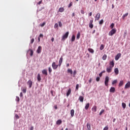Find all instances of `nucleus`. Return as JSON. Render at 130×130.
<instances>
[{
	"label": "nucleus",
	"instance_id": "obj_1",
	"mask_svg": "<svg viewBox=\"0 0 130 130\" xmlns=\"http://www.w3.org/2000/svg\"><path fill=\"white\" fill-rule=\"evenodd\" d=\"M116 33V29L113 28L109 32V36H112L113 35L115 34Z\"/></svg>",
	"mask_w": 130,
	"mask_h": 130
},
{
	"label": "nucleus",
	"instance_id": "obj_2",
	"mask_svg": "<svg viewBox=\"0 0 130 130\" xmlns=\"http://www.w3.org/2000/svg\"><path fill=\"white\" fill-rule=\"evenodd\" d=\"M69 31H67L64 35L62 37V40H66L68 37H69Z\"/></svg>",
	"mask_w": 130,
	"mask_h": 130
},
{
	"label": "nucleus",
	"instance_id": "obj_3",
	"mask_svg": "<svg viewBox=\"0 0 130 130\" xmlns=\"http://www.w3.org/2000/svg\"><path fill=\"white\" fill-rule=\"evenodd\" d=\"M58 67H59V66L56 64L55 63V62H53L52 64V67L54 70H56L58 68Z\"/></svg>",
	"mask_w": 130,
	"mask_h": 130
},
{
	"label": "nucleus",
	"instance_id": "obj_4",
	"mask_svg": "<svg viewBox=\"0 0 130 130\" xmlns=\"http://www.w3.org/2000/svg\"><path fill=\"white\" fill-rule=\"evenodd\" d=\"M109 82V77L106 76L105 80V86H108V82Z\"/></svg>",
	"mask_w": 130,
	"mask_h": 130
},
{
	"label": "nucleus",
	"instance_id": "obj_5",
	"mask_svg": "<svg viewBox=\"0 0 130 130\" xmlns=\"http://www.w3.org/2000/svg\"><path fill=\"white\" fill-rule=\"evenodd\" d=\"M100 17H101V14L99 13H98L96 16H95V21H98L99 20V19H100Z\"/></svg>",
	"mask_w": 130,
	"mask_h": 130
},
{
	"label": "nucleus",
	"instance_id": "obj_6",
	"mask_svg": "<svg viewBox=\"0 0 130 130\" xmlns=\"http://www.w3.org/2000/svg\"><path fill=\"white\" fill-rule=\"evenodd\" d=\"M120 56H121V54L120 53H118L115 56V60H118V59H119V58H120Z\"/></svg>",
	"mask_w": 130,
	"mask_h": 130
},
{
	"label": "nucleus",
	"instance_id": "obj_7",
	"mask_svg": "<svg viewBox=\"0 0 130 130\" xmlns=\"http://www.w3.org/2000/svg\"><path fill=\"white\" fill-rule=\"evenodd\" d=\"M106 71L107 73H111L112 72V67H107L106 69Z\"/></svg>",
	"mask_w": 130,
	"mask_h": 130
},
{
	"label": "nucleus",
	"instance_id": "obj_8",
	"mask_svg": "<svg viewBox=\"0 0 130 130\" xmlns=\"http://www.w3.org/2000/svg\"><path fill=\"white\" fill-rule=\"evenodd\" d=\"M27 85H29V88H31L32 87V81L28 80V82H27Z\"/></svg>",
	"mask_w": 130,
	"mask_h": 130
},
{
	"label": "nucleus",
	"instance_id": "obj_9",
	"mask_svg": "<svg viewBox=\"0 0 130 130\" xmlns=\"http://www.w3.org/2000/svg\"><path fill=\"white\" fill-rule=\"evenodd\" d=\"M63 59V58H62V56H61L60 59H59V67H60V66H61V63H62V60Z\"/></svg>",
	"mask_w": 130,
	"mask_h": 130
},
{
	"label": "nucleus",
	"instance_id": "obj_10",
	"mask_svg": "<svg viewBox=\"0 0 130 130\" xmlns=\"http://www.w3.org/2000/svg\"><path fill=\"white\" fill-rule=\"evenodd\" d=\"M125 89H128V88H130V82L128 81L125 85Z\"/></svg>",
	"mask_w": 130,
	"mask_h": 130
},
{
	"label": "nucleus",
	"instance_id": "obj_11",
	"mask_svg": "<svg viewBox=\"0 0 130 130\" xmlns=\"http://www.w3.org/2000/svg\"><path fill=\"white\" fill-rule=\"evenodd\" d=\"M109 64H110V66H109L110 67L113 68V67H114V61L112 60L110 61L109 63Z\"/></svg>",
	"mask_w": 130,
	"mask_h": 130
},
{
	"label": "nucleus",
	"instance_id": "obj_12",
	"mask_svg": "<svg viewBox=\"0 0 130 130\" xmlns=\"http://www.w3.org/2000/svg\"><path fill=\"white\" fill-rule=\"evenodd\" d=\"M37 53H41V46H39L37 50Z\"/></svg>",
	"mask_w": 130,
	"mask_h": 130
},
{
	"label": "nucleus",
	"instance_id": "obj_13",
	"mask_svg": "<svg viewBox=\"0 0 130 130\" xmlns=\"http://www.w3.org/2000/svg\"><path fill=\"white\" fill-rule=\"evenodd\" d=\"M37 79H38V82H41V76L40 73H39L38 74Z\"/></svg>",
	"mask_w": 130,
	"mask_h": 130
},
{
	"label": "nucleus",
	"instance_id": "obj_14",
	"mask_svg": "<svg viewBox=\"0 0 130 130\" xmlns=\"http://www.w3.org/2000/svg\"><path fill=\"white\" fill-rule=\"evenodd\" d=\"M114 73L115 74V75H118V74H119V71L118 70V68H115L114 69Z\"/></svg>",
	"mask_w": 130,
	"mask_h": 130
},
{
	"label": "nucleus",
	"instance_id": "obj_15",
	"mask_svg": "<svg viewBox=\"0 0 130 130\" xmlns=\"http://www.w3.org/2000/svg\"><path fill=\"white\" fill-rule=\"evenodd\" d=\"M110 93H114V92H115V88L111 87V88L110 89Z\"/></svg>",
	"mask_w": 130,
	"mask_h": 130
},
{
	"label": "nucleus",
	"instance_id": "obj_16",
	"mask_svg": "<svg viewBox=\"0 0 130 130\" xmlns=\"http://www.w3.org/2000/svg\"><path fill=\"white\" fill-rule=\"evenodd\" d=\"M42 73L43 74V75H45V76H47V70H43L42 71Z\"/></svg>",
	"mask_w": 130,
	"mask_h": 130
},
{
	"label": "nucleus",
	"instance_id": "obj_17",
	"mask_svg": "<svg viewBox=\"0 0 130 130\" xmlns=\"http://www.w3.org/2000/svg\"><path fill=\"white\" fill-rule=\"evenodd\" d=\"M71 92H72V89H71V88H69L67 93V97H69V96H70V94H71Z\"/></svg>",
	"mask_w": 130,
	"mask_h": 130
},
{
	"label": "nucleus",
	"instance_id": "obj_18",
	"mask_svg": "<svg viewBox=\"0 0 130 130\" xmlns=\"http://www.w3.org/2000/svg\"><path fill=\"white\" fill-rule=\"evenodd\" d=\"M89 107H90V104L89 103H87L86 104L85 106V109L86 110H88Z\"/></svg>",
	"mask_w": 130,
	"mask_h": 130
},
{
	"label": "nucleus",
	"instance_id": "obj_19",
	"mask_svg": "<svg viewBox=\"0 0 130 130\" xmlns=\"http://www.w3.org/2000/svg\"><path fill=\"white\" fill-rule=\"evenodd\" d=\"M61 122H62V121H61V119H59L56 121V124H57L58 125H59L61 124Z\"/></svg>",
	"mask_w": 130,
	"mask_h": 130
},
{
	"label": "nucleus",
	"instance_id": "obj_20",
	"mask_svg": "<svg viewBox=\"0 0 130 130\" xmlns=\"http://www.w3.org/2000/svg\"><path fill=\"white\" fill-rule=\"evenodd\" d=\"M79 100L80 101V102H84V97L80 96L79 98Z\"/></svg>",
	"mask_w": 130,
	"mask_h": 130
},
{
	"label": "nucleus",
	"instance_id": "obj_21",
	"mask_svg": "<svg viewBox=\"0 0 130 130\" xmlns=\"http://www.w3.org/2000/svg\"><path fill=\"white\" fill-rule=\"evenodd\" d=\"M74 114H75V110H74V109L71 110V117H73Z\"/></svg>",
	"mask_w": 130,
	"mask_h": 130
},
{
	"label": "nucleus",
	"instance_id": "obj_22",
	"mask_svg": "<svg viewBox=\"0 0 130 130\" xmlns=\"http://www.w3.org/2000/svg\"><path fill=\"white\" fill-rule=\"evenodd\" d=\"M87 129L88 130H91V125L89 123H87L86 125Z\"/></svg>",
	"mask_w": 130,
	"mask_h": 130
},
{
	"label": "nucleus",
	"instance_id": "obj_23",
	"mask_svg": "<svg viewBox=\"0 0 130 130\" xmlns=\"http://www.w3.org/2000/svg\"><path fill=\"white\" fill-rule=\"evenodd\" d=\"M92 111H94V112H96L97 111V107L96 106H94L92 108Z\"/></svg>",
	"mask_w": 130,
	"mask_h": 130
},
{
	"label": "nucleus",
	"instance_id": "obj_24",
	"mask_svg": "<svg viewBox=\"0 0 130 130\" xmlns=\"http://www.w3.org/2000/svg\"><path fill=\"white\" fill-rule=\"evenodd\" d=\"M67 72L69 74H71V75H73V70L72 69H68Z\"/></svg>",
	"mask_w": 130,
	"mask_h": 130
},
{
	"label": "nucleus",
	"instance_id": "obj_25",
	"mask_svg": "<svg viewBox=\"0 0 130 130\" xmlns=\"http://www.w3.org/2000/svg\"><path fill=\"white\" fill-rule=\"evenodd\" d=\"M75 40H76V36H75V35H73L71 39L72 42H74Z\"/></svg>",
	"mask_w": 130,
	"mask_h": 130
},
{
	"label": "nucleus",
	"instance_id": "obj_26",
	"mask_svg": "<svg viewBox=\"0 0 130 130\" xmlns=\"http://www.w3.org/2000/svg\"><path fill=\"white\" fill-rule=\"evenodd\" d=\"M64 11V9L62 7H61L59 9V12H60V13H62V12Z\"/></svg>",
	"mask_w": 130,
	"mask_h": 130
},
{
	"label": "nucleus",
	"instance_id": "obj_27",
	"mask_svg": "<svg viewBox=\"0 0 130 130\" xmlns=\"http://www.w3.org/2000/svg\"><path fill=\"white\" fill-rule=\"evenodd\" d=\"M88 51L91 53H94V50H93V49L88 48Z\"/></svg>",
	"mask_w": 130,
	"mask_h": 130
},
{
	"label": "nucleus",
	"instance_id": "obj_28",
	"mask_svg": "<svg viewBox=\"0 0 130 130\" xmlns=\"http://www.w3.org/2000/svg\"><path fill=\"white\" fill-rule=\"evenodd\" d=\"M128 15V13H125L123 15L122 19L124 20V19H125V17H127Z\"/></svg>",
	"mask_w": 130,
	"mask_h": 130
},
{
	"label": "nucleus",
	"instance_id": "obj_29",
	"mask_svg": "<svg viewBox=\"0 0 130 130\" xmlns=\"http://www.w3.org/2000/svg\"><path fill=\"white\" fill-rule=\"evenodd\" d=\"M107 58V55L104 54L102 57V59L103 60H106V59Z\"/></svg>",
	"mask_w": 130,
	"mask_h": 130
},
{
	"label": "nucleus",
	"instance_id": "obj_30",
	"mask_svg": "<svg viewBox=\"0 0 130 130\" xmlns=\"http://www.w3.org/2000/svg\"><path fill=\"white\" fill-rule=\"evenodd\" d=\"M122 108H123V109H125V108L126 107V104H125V103H122Z\"/></svg>",
	"mask_w": 130,
	"mask_h": 130
},
{
	"label": "nucleus",
	"instance_id": "obj_31",
	"mask_svg": "<svg viewBox=\"0 0 130 130\" xmlns=\"http://www.w3.org/2000/svg\"><path fill=\"white\" fill-rule=\"evenodd\" d=\"M23 93H26V92H27V87H24L22 89V90Z\"/></svg>",
	"mask_w": 130,
	"mask_h": 130
},
{
	"label": "nucleus",
	"instance_id": "obj_32",
	"mask_svg": "<svg viewBox=\"0 0 130 130\" xmlns=\"http://www.w3.org/2000/svg\"><path fill=\"white\" fill-rule=\"evenodd\" d=\"M89 27L90 28V29H93V27H94V25H93V23H89Z\"/></svg>",
	"mask_w": 130,
	"mask_h": 130
},
{
	"label": "nucleus",
	"instance_id": "obj_33",
	"mask_svg": "<svg viewBox=\"0 0 130 130\" xmlns=\"http://www.w3.org/2000/svg\"><path fill=\"white\" fill-rule=\"evenodd\" d=\"M122 85H123V81L122 80L120 81V83L119 84V87H121Z\"/></svg>",
	"mask_w": 130,
	"mask_h": 130
},
{
	"label": "nucleus",
	"instance_id": "obj_34",
	"mask_svg": "<svg viewBox=\"0 0 130 130\" xmlns=\"http://www.w3.org/2000/svg\"><path fill=\"white\" fill-rule=\"evenodd\" d=\"M100 50H103L104 49V45L102 44L100 48Z\"/></svg>",
	"mask_w": 130,
	"mask_h": 130
},
{
	"label": "nucleus",
	"instance_id": "obj_35",
	"mask_svg": "<svg viewBox=\"0 0 130 130\" xmlns=\"http://www.w3.org/2000/svg\"><path fill=\"white\" fill-rule=\"evenodd\" d=\"M80 36H81V34L80 32H78L77 34V37H76L77 40L80 39Z\"/></svg>",
	"mask_w": 130,
	"mask_h": 130
},
{
	"label": "nucleus",
	"instance_id": "obj_36",
	"mask_svg": "<svg viewBox=\"0 0 130 130\" xmlns=\"http://www.w3.org/2000/svg\"><path fill=\"white\" fill-rule=\"evenodd\" d=\"M48 71H49V74H51L52 72V69H51V67L48 68Z\"/></svg>",
	"mask_w": 130,
	"mask_h": 130
},
{
	"label": "nucleus",
	"instance_id": "obj_37",
	"mask_svg": "<svg viewBox=\"0 0 130 130\" xmlns=\"http://www.w3.org/2000/svg\"><path fill=\"white\" fill-rule=\"evenodd\" d=\"M29 51H30V56H33V53H34L33 50L29 49Z\"/></svg>",
	"mask_w": 130,
	"mask_h": 130
},
{
	"label": "nucleus",
	"instance_id": "obj_38",
	"mask_svg": "<svg viewBox=\"0 0 130 130\" xmlns=\"http://www.w3.org/2000/svg\"><path fill=\"white\" fill-rule=\"evenodd\" d=\"M54 27L55 28V29H58V24L55 23Z\"/></svg>",
	"mask_w": 130,
	"mask_h": 130
},
{
	"label": "nucleus",
	"instance_id": "obj_39",
	"mask_svg": "<svg viewBox=\"0 0 130 130\" xmlns=\"http://www.w3.org/2000/svg\"><path fill=\"white\" fill-rule=\"evenodd\" d=\"M127 34V31L126 30H125L124 31V35H123L124 38H125L126 37Z\"/></svg>",
	"mask_w": 130,
	"mask_h": 130
},
{
	"label": "nucleus",
	"instance_id": "obj_40",
	"mask_svg": "<svg viewBox=\"0 0 130 130\" xmlns=\"http://www.w3.org/2000/svg\"><path fill=\"white\" fill-rule=\"evenodd\" d=\"M103 23H104V20H103V19H102V20L99 22L100 25H102V24H103Z\"/></svg>",
	"mask_w": 130,
	"mask_h": 130
},
{
	"label": "nucleus",
	"instance_id": "obj_41",
	"mask_svg": "<svg viewBox=\"0 0 130 130\" xmlns=\"http://www.w3.org/2000/svg\"><path fill=\"white\" fill-rule=\"evenodd\" d=\"M104 111H105V110L104 109L102 110L99 114L100 115H102V114H103V112H104Z\"/></svg>",
	"mask_w": 130,
	"mask_h": 130
},
{
	"label": "nucleus",
	"instance_id": "obj_42",
	"mask_svg": "<svg viewBox=\"0 0 130 130\" xmlns=\"http://www.w3.org/2000/svg\"><path fill=\"white\" fill-rule=\"evenodd\" d=\"M117 83V80H115L112 82V85H114V84H116Z\"/></svg>",
	"mask_w": 130,
	"mask_h": 130
},
{
	"label": "nucleus",
	"instance_id": "obj_43",
	"mask_svg": "<svg viewBox=\"0 0 130 130\" xmlns=\"http://www.w3.org/2000/svg\"><path fill=\"white\" fill-rule=\"evenodd\" d=\"M16 101H17V102H20V98H19V96H16Z\"/></svg>",
	"mask_w": 130,
	"mask_h": 130
},
{
	"label": "nucleus",
	"instance_id": "obj_44",
	"mask_svg": "<svg viewBox=\"0 0 130 130\" xmlns=\"http://www.w3.org/2000/svg\"><path fill=\"white\" fill-rule=\"evenodd\" d=\"M73 77H75V76H76V75H77V70H74L73 72Z\"/></svg>",
	"mask_w": 130,
	"mask_h": 130
},
{
	"label": "nucleus",
	"instance_id": "obj_45",
	"mask_svg": "<svg viewBox=\"0 0 130 130\" xmlns=\"http://www.w3.org/2000/svg\"><path fill=\"white\" fill-rule=\"evenodd\" d=\"M45 24H46V22H43L42 24H40V26H41L42 27H44V26H45Z\"/></svg>",
	"mask_w": 130,
	"mask_h": 130
},
{
	"label": "nucleus",
	"instance_id": "obj_46",
	"mask_svg": "<svg viewBox=\"0 0 130 130\" xmlns=\"http://www.w3.org/2000/svg\"><path fill=\"white\" fill-rule=\"evenodd\" d=\"M58 24L59 27H62V23L60 21L58 22Z\"/></svg>",
	"mask_w": 130,
	"mask_h": 130
},
{
	"label": "nucleus",
	"instance_id": "obj_47",
	"mask_svg": "<svg viewBox=\"0 0 130 130\" xmlns=\"http://www.w3.org/2000/svg\"><path fill=\"white\" fill-rule=\"evenodd\" d=\"M72 6H73V2H71L70 3V4L68 6V8H71V7H72Z\"/></svg>",
	"mask_w": 130,
	"mask_h": 130
},
{
	"label": "nucleus",
	"instance_id": "obj_48",
	"mask_svg": "<svg viewBox=\"0 0 130 130\" xmlns=\"http://www.w3.org/2000/svg\"><path fill=\"white\" fill-rule=\"evenodd\" d=\"M96 82H99V81H100V77H96Z\"/></svg>",
	"mask_w": 130,
	"mask_h": 130
},
{
	"label": "nucleus",
	"instance_id": "obj_49",
	"mask_svg": "<svg viewBox=\"0 0 130 130\" xmlns=\"http://www.w3.org/2000/svg\"><path fill=\"white\" fill-rule=\"evenodd\" d=\"M110 27H111V29H113V27H114V23H112L110 25Z\"/></svg>",
	"mask_w": 130,
	"mask_h": 130
},
{
	"label": "nucleus",
	"instance_id": "obj_50",
	"mask_svg": "<svg viewBox=\"0 0 130 130\" xmlns=\"http://www.w3.org/2000/svg\"><path fill=\"white\" fill-rule=\"evenodd\" d=\"M108 126H106V127L104 128V130H108Z\"/></svg>",
	"mask_w": 130,
	"mask_h": 130
},
{
	"label": "nucleus",
	"instance_id": "obj_51",
	"mask_svg": "<svg viewBox=\"0 0 130 130\" xmlns=\"http://www.w3.org/2000/svg\"><path fill=\"white\" fill-rule=\"evenodd\" d=\"M76 90H79V84H77L76 86Z\"/></svg>",
	"mask_w": 130,
	"mask_h": 130
},
{
	"label": "nucleus",
	"instance_id": "obj_52",
	"mask_svg": "<svg viewBox=\"0 0 130 130\" xmlns=\"http://www.w3.org/2000/svg\"><path fill=\"white\" fill-rule=\"evenodd\" d=\"M81 14H82V15H84V14H85V12L84 11V10H81Z\"/></svg>",
	"mask_w": 130,
	"mask_h": 130
},
{
	"label": "nucleus",
	"instance_id": "obj_53",
	"mask_svg": "<svg viewBox=\"0 0 130 130\" xmlns=\"http://www.w3.org/2000/svg\"><path fill=\"white\" fill-rule=\"evenodd\" d=\"M41 4H42V0L39 1V3H38V5H41Z\"/></svg>",
	"mask_w": 130,
	"mask_h": 130
},
{
	"label": "nucleus",
	"instance_id": "obj_54",
	"mask_svg": "<svg viewBox=\"0 0 130 130\" xmlns=\"http://www.w3.org/2000/svg\"><path fill=\"white\" fill-rule=\"evenodd\" d=\"M93 21L92 19L90 20V21L89 22V24H93Z\"/></svg>",
	"mask_w": 130,
	"mask_h": 130
},
{
	"label": "nucleus",
	"instance_id": "obj_55",
	"mask_svg": "<svg viewBox=\"0 0 130 130\" xmlns=\"http://www.w3.org/2000/svg\"><path fill=\"white\" fill-rule=\"evenodd\" d=\"M34 41H35V40H34V39H32L31 40V43L32 44V43H33V42H34Z\"/></svg>",
	"mask_w": 130,
	"mask_h": 130
},
{
	"label": "nucleus",
	"instance_id": "obj_56",
	"mask_svg": "<svg viewBox=\"0 0 130 130\" xmlns=\"http://www.w3.org/2000/svg\"><path fill=\"white\" fill-rule=\"evenodd\" d=\"M15 117H16V118H17V119L19 118V115H18L17 114L15 115Z\"/></svg>",
	"mask_w": 130,
	"mask_h": 130
},
{
	"label": "nucleus",
	"instance_id": "obj_57",
	"mask_svg": "<svg viewBox=\"0 0 130 130\" xmlns=\"http://www.w3.org/2000/svg\"><path fill=\"white\" fill-rule=\"evenodd\" d=\"M103 74L102 73V72H101V73H100L99 74V76L100 77H102V75H103Z\"/></svg>",
	"mask_w": 130,
	"mask_h": 130
},
{
	"label": "nucleus",
	"instance_id": "obj_58",
	"mask_svg": "<svg viewBox=\"0 0 130 130\" xmlns=\"http://www.w3.org/2000/svg\"><path fill=\"white\" fill-rule=\"evenodd\" d=\"M92 82V78H90L89 80V83H91Z\"/></svg>",
	"mask_w": 130,
	"mask_h": 130
},
{
	"label": "nucleus",
	"instance_id": "obj_59",
	"mask_svg": "<svg viewBox=\"0 0 130 130\" xmlns=\"http://www.w3.org/2000/svg\"><path fill=\"white\" fill-rule=\"evenodd\" d=\"M51 40L52 42H53L54 41V38H52Z\"/></svg>",
	"mask_w": 130,
	"mask_h": 130
},
{
	"label": "nucleus",
	"instance_id": "obj_60",
	"mask_svg": "<svg viewBox=\"0 0 130 130\" xmlns=\"http://www.w3.org/2000/svg\"><path fill=\"white\" fill-rule=\"evenodd\" d=\"M34 129V127L33 126L30 127V130H33Z\"/></svg>",
	"mask_w": 130,
	"mask_h": 130
},
{
	"label": "nucleus",
	"instance_id": "obj_61",
	"mask_svg": "<svg viewBox=\"0 0 130 130\" xmlns=\"http://www.w3.org/2000/svg\"><path fill=\"white\" fill-rule=\"evenodd\" d=\"M22 96H23V93L20 92V97H22Z\"/></svg>",
	"mask_w": 130,
	"mask_h": 130
},
{
	"label": "nucleus",
	"instance_id": "obj_62",
	"mask_svg": "<svg viewBox=\"0 0 130 130\" xmlns=\"http://www.w3.org/2000/svg\"><path fill=\"white\" fill-rule=\"evenodd\" d=\"M39 37H43V35L42 34H40Z\"/></svg>",
	"mask_w": 130,
	"mask_h": 130
},
{
	"label": "nucleus",
	"instance_id": "obj_63",
	"mask_svg": "<svg viewBox=\"0 0 130 130\" xmlns=\"http://www.w3.org/2000/svg\"><path fill=\"white\" fill-rule=\"evenodd\" d=\"M89 16H92V12H90V13L89 14Z\"/></svg>",
	"mask_w": 130,
	"mask_h": 130
},
{
	"label": "nucleus",
	"instance_id": "obj_64",
	"mask_svg": "<svg viewBox=\"0 0 130 130\" xmlns=\"http://www.w3.org/2000/svg\"><path fill=\"white\" fill-rule=\"evenodd\" d=\"M72 17H75V13H73V14H72Z\"/></svg>",
	"mask_w": 130,
	"mask_h": 130
}]
</instances>
